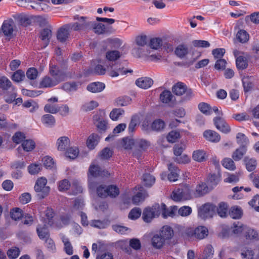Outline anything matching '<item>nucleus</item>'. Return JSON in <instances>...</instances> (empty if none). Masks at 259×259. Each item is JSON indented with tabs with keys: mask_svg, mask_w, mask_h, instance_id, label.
I'll return each instance as SVG.
<instances>
[{
	"mask_svg": "<svg viewBox=\"0 0 259 259\" xmlns=\"http://www.w3.org/2000/svg\"><path fill=\"white\" fill-rule=\"evenodd\" d=\"M111 77H117L120 75L125 74L128 72H132V71H128L124 68L123 66H121L120 64L114 63L109 64L107 66V69L105 68L102 65H97L94 69V72L96 74L98 75L105 74L106 72Z\"/></svg>",
	"mask_w": 259,
	"mask_h": 259,
	"instance_id": "nucleus-1",
	"label": "nucleus"
},
{
	"mask_svg": "<svg viewBox=\"0 0 259 259\" xmlns=\"http://www.w3.org/2000/svg\"><path fill=\"white\" fill-rule=\"evenodd\" d=\"M172 93L177 96H182L184 94L183 100L189 101L194 96L193 91L190 88H188L187 85L183 82H178L172 88Z\"/></svg>",
	"mask_w": 259,
	"mask_h": 259,
	"instance_id": "nucleus-2",
	"label": "nucleus"
},
{
	"mask_svg": "<svg viewBox=\"0 0 259 259\" xmlns=\"http://www.w3.org/2000/svg\"><path fill=\"white\" fill-rule=\"evenodd\" d=\"M47 180L45 178L41 177L38 179L34 185V190L37 193V197L42 199L47 197L49 194L50 188L46 186Z\"/></svg>",
	"mask_w": 259,
	"mask_h": 259,
	"instance_id": "nucleus-3",
	"label": "nucleus"
},
{
	"mask_svg": "<svg viewBox=\"0 0 259 259\" xmlns=\"http://www.w3.org/2000/svg\"><path fill=\"white\" fill-rule=\"evenodd\" d=\"M74 19L78 20V22L69 23L73 30L79 31L92 29V21L87 20V17H79L78 15H76L74 17Z\"/></svg>",
	"mask_w": 259,
	"mask_h": 259,
	"instance_id": "nucleus-4",
	"label": "nucleus"
},
{
	"mask_svg": "<svg viewBox=\"0 0 259 259\" xmlns=\"http://www.w3.org/2000/svg\"><path fill=\"white\" fill-rule=\"evenodd\" d=\"M130 142L133 144L134 148L136 150L133 152V155L138 159L141 158L142 152L146 150L150 145L149 141L143 139L132 140L130 141Z\"/></svg>",
	"mask_w": 259,
	"mask_h": 259,
	"instance_id": "nucleus-5",
	"label": "nucleus"
},
{
	"mask_svg": "<svg viewBox=\"0 0 259 259\" xmlns=\"http://www.w3.org/2000/svg\"><path fill=\"white\" fill-rule=\"evenodd\" d=\"M160 213V206L158 204L152 208H146L143 212L142 218L144 222L149 223L155 217H158Z\"/></svg>",
	"mask_w": 259,
	"mask_h": 259,
	"instance_id": "nucleus-6",
	"label": "nucleus"
},
{
	"mask_svg": "<svg viewBox=\"0 0 259 259\" xmlns=\"http://www.w3.org/2000/svg\"><path fill=\"white\" fill-rule=\"evenodd\" d=\"M215 206L210 203H206L198 209V215L202 219L212 218L215 213Z\"/></svg>",
	"mask_w": 259,
	"mask_h": 259,
	"instance_id": "nucleus-7",
	"label": "nucleus"
},
{
	"mask_svg": "<svg viewBox=\"0 0 259 259\" xmlns=\"http://www.w3.org/2000/svg\"><path fill=\"white\" fill-rule=\"evenodd\" d=\"M49 72L52 76V78L56 82L57 84L65 80L66 74L65 72L60 69L59 67L55 65H50Z\"/></svg>",
	"mask_w": 259,
	"mask_h": 259,
	"instance_id": "nucleus-8",
	"label": "nucleus"
},
{
	"mask_svg": "<svg viewBox=\"0 0 259 259\" xmlns=\"http://www.w3.org/2000/svg\"><path fill=\"white\" fill-rule=\"evenodd\" d=\"M72 30L73 29L69 23L64 25L57 32V39L61 42L66 41L69 37L70 31Z\"/></svg>",
	"mask_w": 259,
	"mask_h": 259,
	"instance_id": "nucleus-9",
	"label": "nucleus"
},
{
	"mask_svg": "<svg viewBox=\"0 0 259 259\" xmlns=\"http://www.w3.org/2000/svg\"><path fill=\"white\" fill-rule=\"evenodd\" d=\"M213 123L216 128L224 134H228L231 131L230 126L225 119L220 116H217L213 119Z\"/></svg>",
	"mask_w": 259,
	"mask_h": 259,
	"instance_id": "nucleus-10",
	"label": "nucleus"
},
{
	"mask_svg": "<svg viewBox=\"0 0 259 259\" xmlns=\"http://www.w3.org/2000/svg\"><path fill=\"white\" fill-rule=\"evenodd\" d=\"M3 32L4 35L9 39L13 36L14 31V22L12 19H9L4 21L2 26Z\"/></svg>",
	"mask_w": 259,
	"mask_h": 259,
	"instance_id": "nucleus-11",
	"label": "nucleus"
},
{
	"mask_svg": "<svg viewBox=\"0 0 259 259\" xmlns=\"http://www.w3.org/2000/svg\"><path fill=\"white\" fill-rule=\"evenodd\" d=\"M56 145L58 150L60 151H67L70 146V140L67 137H61L57 140Z\"/></svg>",
	"mask_w": 259,
	"mask_h": 259,
	"instance_id": "nucleus-12",
	"label": "nucleus"
},
{
	"mask_svg": "<svg viewBox=\"0 0 259 259\" xmlns=\"http://www.w3.org/2000/svg\"><path fill=\"white\" fill-rule=\"evenodd\" d=\"M243 235L246 239L259 241V232L247 226L246 228H245Z\"/></svg>",
	"mask_w": 259,
	"mask_h": 259,
	"instance_id": "nucleus-13",
	"label": "nucleus"
},
{
	"mask_svg": "<svg viewBox=\"0 0 259 259\" xmlns=\"http://www.w3.org/2000/svg\"><path fill=\"white\" fill-rule=\"evenodd\" d=\"M178 210L176 206H171L169 208H167L166 205L162 203L160 207V211L161 212L163 218H166L168 217H172Z\"/></svg>",
	"mask_w": 259,
	"mask_h": 259,
	"instance_id": "nucleus-14",
	"label": "nucleus"
},
{
	"mask_svg": "<svg viewBox=\"0 0 259 259\" xmlns=\"http://www.w3.org/2000/svg\"><path fill=\"white\" fill-rule=\"evenodd\" d=\"M189 53V48L187 45L181 44L175 49V54L179 58H184Z\"/></svg>",
	"mask_w": 259,
	"mask_h": 259,
	"instance_id": "nucleus-15",
	"label": "nucleus"
},
{
	"mask_svg": "<svg viewBox=\"0 0 259 259\" xmlns=\"http://www.w3.org/2000/svg\"><path fill=\"white\" fill-rule=\"evenodd\" d=\"M205 138L211 142L217 143L221 139L220 135L216 132L212 130H206L203 133Z\"/></svg>",
	"mask_w": 259,
	"mask_h": 259,
	"instance_id": "nucleus-16",
	"label": "nucleus"
},
{
	"mask_svg": "<svg viewBox=\"0 0 259 259\" xmlns=\"http://www.w3.org/2000/svg\"><path fill=\"white\" fill-rule=\"evenodd\" d=\"M153 83V80L147 77L139 78L136 81V84L138 87L144 89L149 88Z\"/></svg>",
	"mask_w": 259,
	"mask_h": 259,
	"instance_id": "nucleus-17",
	"label": "nucleus"
},
{
	"mask_svg": "<svg viewBox=\"0 0 259 259\" xmlns=\"http://www.w3.org/2000/svg\"><path fill=\"white\" fill-rule=\"evenodd\" d=\"M103 172H104V171L101 170V168L99 165L92 163L89 169V182H90L91 181L90 176L93 177H97L98 176L104 175V174H103Z\"/></svg>",
	"mask_w": 259,
	"mask_h": 259,
	"instance_id": "nucleus-18",
	"label": "nucleus"
},
{
	"mask_svg": "<svg viewBox=\"0 0 259 259\" xmlns=\"http://www.w3.org/2000/svg\"><path fill=\"white\" fill-rule=\"evenodd\" d=\"M170 173L167 176L168 180L170 182H175L178 180L179 170L172 163H170L168 166Z\"/></svg>",
	"mask_w": 259,
	"mask_h": 259,
	"instance_id": "nucleus-19",
	"label": "nucleus"
},
{
	"mask_svg": "<svg viewBox=\"0 0 259 259\" xmlns=\"http://www.w3.org/2000/svg\"><path fill=\"white\" fill-rule=\"evenodd\" d=\"M105 87L104 83L100 82H95L87 86V90L92 93H98L102 91Z\"/></svg>",
	"mask_w": 259,
	"mask_h": 259,
	"instance_id": "nucleus-20",
	"label": "nucleus"
},
{
	"mask_svg": "<svg viewBox=\"0 0 259 259\" xmlns=\"http://www.w3.org/2000/svg\"><path fill=\"white\" fill-rule=\"evenodd\" d=\"M208 233V229L204 226H199L194 230V237L198 239L204 238Z\"/></svg>",
	"mask_w": 259,
	"mask_h": 259,
	"instance_id": "nucleus-21",
	"label": "nucleus"
},
{
	"mask_svg": "<svg viewBox=\"0 0 259 259\" xmlns=\"http://www.w3.org/2000/svg\"><path fill=\"white\" fill-rule=\"evenodd\" d=\"M93 121L98 130L105 131L107 128V122L101 119L99 115L96 114L93 116Z\"/></svg>",
	"mask_w": 259,
	"mask_h": 259,
	"instance_id": "nucleus-22",
	"label": "nucleus"
},
{
	"mask_svg": "<svg viewBox=\"0 0 259 259\" xmlns=\"http://www.w3.org/2000/svg\"><path fill=\"white\" fill-rule=\"evenodd\" d=\"M100 140V137L96 134H93L88 139L87 144L88 148L93 149L98 144Z\"/></svg>",
	"mask_w": 259,
	"mask_h": 259,
	"instance_id": "nucleus-23",
	"label": "nucleus"
},
{
	"mask_svg": "<svg viewBox=\"0 0 259 259\" xmlns=\"http://www.w3.org/2000/svg\"><path fill=\"white\" fill-rule=\"evenodd\" d=\"M159 235L165 240L170 239L173 236L172 228L167 226H163L160 230Z\"/></svg>",
	"mask_w": 259,
	"mask_h": 259,
	"instance_id": "nucleus-24",
	"label": "nucleus"
},
{
	"mask_svg": "<svg viewBox=\"0 0 259 259\" xmlns=\"http://www.w3.org/2000/svg\"><path fill=\"white\" fill-rule=\"evenodd\" d=\"M165 241L159 234H155L152 238L151 242L154 247L159 249L163 246Z\"/></svg>",
	"mask_w": 259,
	"mask_h": 259,
	"instance_id": "nucleus-25",
	"label": "nucleus"
},
{
	"mask_svg": "<svg viewBox=\"0 0 259 259\" xmlns=\"http://www.w3.org/2000/svg\"><path fill=\"white\" fill-rule=\"evenodd\" d=\"M192 157L193 159L198 162L205 161L207 159L206 152L202 150H197L193 152Z\"/></svg>",
	"mask_w": 259,
	"mask_h": 259,
	"instance_id": "nucleus-26",
	"label": "nucleus"
},
{
	"mask_svg": "<svg viewBox=\"0 0 259 259\" xmlns=\"http://www.w3.org/2000/svg\"><path fill=\"white\" fill-rule=\"evenodd\" d=\"M52 36V31L50 29L45 28L40 32V38L44 41V47H46L50 42Z\"/></svg>",
	"mask_w": 259,
	"mask_h": 259,
	"instance_id": "nucleus-27",
	"label": "nucleus"
},
{
	"mask_svg": "<svg viewBox=\"0 0 259 259\" xmlns=\"http://www.w3.org/2000/svg\"><path fill=\"white\" fill-rule=\"evenodd\" d=\"M159 98L161 102L165 104H168L171 102L173 95L170 91L165 90L160 94Z\"/></svg>",
	"mask_w": 259,
	"mask_h": 259,
	"instance_id": "nucleus-28",
	"label": "nucleus"
},
{
	"mask_svg": "<svg viewBox=\"0 0 259 259\" xmlns=\"http://www.w3.org/2000/svg\"><path fill=\"white\" fill-rule=\"evenodd\" d=\"M121 56V54L118 51L113 50L107 51L106 53V59L111 62L110 64H113L112 62L115 61L119 59Z\"/></svg>",
	"mask_w": 259,
	"mask_h": 259,
	"instance_id": "nucleus-29",
	"label": "nucleus"
},
{
	"mask_svg": "<svg viewBox=\"0 0 259 259\" xmlns=\"http://www.w3.org/2000/svg\"><path fill=\"white\" fill-rule=\"evenodd\" d=\"M41 121L47 127H52L55 124V119L51 114H45L41 117Z\"/></svg>",
	"mask_w": 259,
	"mask_h": 259,
	"instance_id": "nucleus-30",
	"label": "nucleus"
},
{
	"mask_svg": "<svg viewBox=\"0 0 259 259\" xmlns=\"http://www.w3.org/2000/svg\"><path fill=\"white\" fill-rule=\"evenodd\" d=\"M246 150V148L244 147V146H240L233 153L232 158L235 161L240 160L245 154Z\"/></svg>",
	"mask_w": 259,
	"mask_h": 259,
	"instance_id": "nucleus-31",
	"label": "nucleus"
},
{
	"mask_svg": "<svg viewBox=\"0 0 259 259\" xmlns=\"http://www.w3.org/2000/svg\"><path fill=\"white\" fill-rule=\"evenodd\" d=\"M61 239L64 243L65 252L68 255H72L73 253V247L69 239L65 236L63 235L61 237Z\"/></svg>",
	"mask_w": 259,
	"mask_h": 259,
	"instance_id": "nucleus-32",
	"label": "nucleus"
},
{
	"mask_svg": "<svg viewBox=\"0 0 259 259\" xmlns=\"http://www.w3.org/2000/svg\"><path fill=\"white\" fill-rule=\"evenodd\" d=\"M58 84L50 76L44 77L40 82V85L43 88H52Z\"/></svg>",
	"mask_w": 259,
	"mask_h": 259,
	"instance_id": "nucleus-33",
	"label": "nucleus"
},
{
	"mask_svg": "<svg viewBox=\"0 0 259 259\" xmlns=\"http://www.w3.org/2000/svg\"><path fill=\"white\" fill-rule=\"evenodd\" d=\"M244 161L248 171H252L255 169L256 166V161L255 159L245 157L244 159Z\"/></svg>",
	"mask_w": 259,
	"mask_h": 259,
	"instance_id": "nucleus-34",
	"label": "nucleus"
},
{
	"mask_svg": "<svg viewBox=\"0 0 259 259\" xmlns=\"http://www.w3.org/2000/svg\"><path fill=\"white\" fill-rule=\"evenodd\" d=\"M249 34L244 30L241 29L236 34V38L239 42L244 44L249 40Z\"/></svg>",
	"mask_w": 259,
	"mask_h": 259,
	"instance_id": "nucleus-35",
	"label": "nucleus"
},
{
	"mask_svg": "<svg viewBox=\"0 0 259 259\" xmlns=\"http://www.w3.org/2000/svg\"><path fill=\"white\" fill-rule=\"evenodd\" d=\"M92 29H93L96 33L100 34L106 32V28L104 24L92 21Z\"/></svg>",
	"mask_w": 259,
	"mask_h": 259,
	"instance_id": "nucleus-36",
	"label": "nucleus"
},
{
	"mask_svg": "<svg viewBox=\"0 0 259 259\" xmlns=\"http://www.w3.org/2000/svg\"><path fill=\"white\" fill-rule=\"evenodd\" d=\"M236 64L238 69L243 70L248 66V62L245 57L238 56L236 59Z\"/></svg>",
	"mask_w": 259,
	"mask_h": 259,
	"instance_id": "nucleus-37",
	"label": "nucleus"
},
{
	"mask_svg": "<svg viewBox=\"0 0 259 259\" xmlns=\"http://www.w3.org/2000/svg\"><path fill=\"white\" fill-rule=\"evenodd\" d=\"M21 146L24 151L29 152L35 148V143L32 140H25L22 142Z\"/></svg>",
	"mask_w": 259,
	"mask_h": 259,
	"instance_id": "nucleus-38",
	"label": "nucleus"
},
{
	"mask_svg": "<svg viewBox=\"0 0 259 259\" xmlns=\"http://www.w3.org/2000/svg\"><path fill=\"white\" fill-rule=\"evenodd\" d=\"M36 231L38 237L41 239H47L49 237V233L45 225L41 227L38 226L37 227Z\"/></svg>",
	"mask_w": 259,
	"mask_h": 259,
	"instance_id": "nucleus-39",
	"label": "nucleus"
},
{
	"mask_svg": "<svg viewBox=\"0 0 259 259\" xmlns=\"http://www.w3.org/2000/svg\"><path fill=\"white\" fill-rule=\"evenodd\" d=\"M124 113V111L121 108L113 109L110 113V117L112 120H117Z\"/></svg>",
	"mask_w": 259,
	"mask_h": 259,
	"instance_id": "nucleus-40",
	"label": "nucleus"
},
{
	"mask_svg": "<svg viewBox=\"0 0 259 259\" xmlns=\"http://www.w3.org/2000/svg\"><path fill=\"white\" fill-rule=\"evenodd\" d=\"M236 140L240 146H244L246 148L248 144V139L244 134L238 133L236 135Z\"/></svg>",
	"mask_w": 259,
	"mask_h": 259,
	"instance_id": "nucleus-41",
	"label": "nucleus"
},
{
	"mask_svg": "<svg viewBox=\"0 0 259 259\" xmlns=\"http://www.w3.org/2000/svg\"><path fill=\"white\" fill-rule=\"evenodd\" d=\"M143 181L146 187H151L155 182V177L150 174H145L143 176Z\"/></svg>",
	"mask_w": 259,
	"mask_h": 259,
	"instance_id": "nucleus-42",
	"label": "nucleus"
},
{
	"mask_svg": "<svg viewBox=\"0 0 259 259\" xmlns=\"http://www.w3.org/2000/svg\"><path fill=\"white\" fill-rule=\"evenodd\" d=\"M107 190L108 196H109L111 198H115L117 197L119 194V188L116 186L114 185H111L108 186Z\"/></svg>",
	"mask_w": 259,
	"mask_h": 259,
	"instance_id": "nucleus-43",
	"label": "nucleus"
},
{
	"mask_svg": "<svg viewBox=\"0 0 259 259\" xmlns=\"http://www.w3.org/2000/svg\"><path fill=\"white\" fill-rule=\"evenodd\" d=\"M199 110L206 115H210L212 113L211 108L209 104L204 102H201L198 105Z\"/></svg>",
	"mask_w": 259,
	"mask_h": 259,
	"instance_id": "nucleus-44",
	"label": "nucleus"
},
{
	"mask_svg": "<svg viewBox=\"0 0 259 259\" xmlns=\"http://www.w3.org/2000/svg\"><path fill=\"white\" fill-rule=\"evenodd\" d=\"M162 40L159 37L153 38L150 39V48L154 50H158L162 46Z\"/></svg>",
	"mask_w": 259,
	"mask_h": 259,
	"instance_id": "nucleus-45",
	"label": "nucleus"
},
{
	"mask_svg": "<svg viewBox=\"0 0 259 259\" xmlns=\"http://www.w3.org/2000/svg\"><path fill=\"white\" fill-rule=\"evenodd\" d=\"M10 215L13 220L18 221L23 217V211L19 208H13L10 212Z\"/></svg>",
	"mask_w": 259,
	"mask_h": 259,
	"instance_id": "nucleus-46",
	"label": "nucleus"
},
{
	"mask_svg": "<svg viewBox=\"0 0 259 259\" xmlns=\"http://www.w3.org/2000/svg\"><path fill=\"white\" fill-rule=\"evenodd\" d=\"M165 126L164 122L160 119L155 120L152 123L151 127L152 130L155 131H160L164 128Z\"/></svg>",
	"mask_w": 259,
	"mask_h": 259,
	"instance_id": "nucleus-47",
	"label": "nucleus"
},
{
	"mask_svg": "<svg viewBox=\"0 0 259 259\" xmlns=\"http://www.w3.org/2000/svg\"><path fill=\"white\" fill-rule=\"evenodd\" d=\"M20 253V250L19 248L13 247L9 249L7 252L8 257L10 259H15L17 258Z\"/></svg>",
	"mask_w": 259,
	"mask_h": 259,
	"instance_id": "nucleus-48",
	"label": "nucleus"
},
{
	"mask_svg": "<svg viewBox=\"0 0 259 259\" xmlns=\"http://www.w3.org/2000/svg\"><path fill=\"white\" fill-rule=\"evenodd\" d=\"M60 108L57 104L51 103L47 104L44 107V111L46 112L55 114L59 111Z\"/></svg>",
	"mask_w": 259,
	"mask_h": 259,
	"instance_id": "nucleus-49",
	"label": "nucleus"
},
{
	"mask_svg": "<svg viewBox=\"0 0 259 259\" xmlns=\"http://www.w3.org/2000/svg\"><path fill=\"white\" fill-rule=\"evenodd\" d=\"M214 250L211 245H207L204 249L203 259H211L213 255Z\"/></svg>",
	"mask_w": 259,
	"mask_h": 259,
	"instance_id": "nucleus-50",
	"label": "nucleus"
},
{
	"mask_svg": "<svg viewBox=\"0 0 259 259\" xmlns=\"http://www.w3.org/2000/svg\"><path fill=\"white\" fill-rule=\"evenodd\" d=\"M228 206L226 203L221 202L217 208V213L222 218H225L227 215Z\"/></svg>",
	"mask_w": 259,
	"mask_h": 259,
	"instance_id": "nucleus-51",
	"label": "nucleus"
},
{
	"mask_svg": "<svg viewBox=\"0 0 259 259\" xmlns=\"http://www.w3.org/2000/svg\"><path fill=\"white\" fill-rule=\"evenodd\" d=\"M98 105L99 104L97 102L91 101L82 105L81 110L86 112L90 111L97 107Z\"/></svg>",
	"mask_w": 259,
	"mask_h": 259,
	"instance_id": "nucleus-52",
	"label": "nucleus"
},
{
	"mask_svg": "<svg viewBox=\"0 0 259 259\" xmlns=\"http://www.w3.org/2000/svg\"><path fill=\"white\" fill-rule=\"evenodd\" d=\"M222 165L227 169L234 170L236 166L233 160L230 158H225L222 161Z\"/></svg>",
	"mask_w": 259,
	"mask_h": 259,
	"instance_id": "nucleus-53",
	"label": "nucleus"
},
{
	"mask_svg": "<svg viewBox=\"0 0 259 259\" xmlns=\"http://www.w3.org/2000/svg\"><path fill=\"white\" fill-rule=\"evenodd\" d=\"M242 214V212L241 208L238 207H232L229 212L231 217L234 219L240 218Z\"/></svg>",
	"mask_w": 259,
	"mask_h": 259,
	"instance_id": "nucleus-54",
	"label": "nucleus"
},
{
	"mask_svg": "<svg viewBox=\"0 0 259 259\" xmlns=\"http://www.w3.org/2000/svg\"><path fill=\"white\" fill-rule=\"evenodd\" d=\"M196 192L199 196H202L208 192V188L206 184L202 183L197 186Z\"/></svg>",
	"mask_w": 259,
	"mask_h": 259,
	"instance_id": "nucleus-55",
	"label": "nucleus"
},
{
	"mask_svg": "<svg viewBox=\"0 0 259 259\" xmlns=\"http://www.w3.org/2000/svg\"><path fill=\"white\" fill-rule=\"evenodd\" d=\"M108 186L101 185L97 188V193L98 196L102 198H106L108 196Z\"/></svg>",
	"mask_w": 259,
	"mask_h": 259,
	"instance_id": "nucleus-56",
	"label": "nucleus"
},
{
	"mask_svg": "<svg viewBox=\"0 0 259 259\" xmlns=\"http://www.w3.org/2000/svg\"><path fill=\"white\" fill-rule=\"evenodd\" d=\"M24 77V72L21 70H18L14 73L12 79L15 82H19L23 80Z\"/></svg>",
	"mask_w": 259,
	"mask_h": 259,
	"instance_id": "nucleus-57",
	"label": "nucleus"
},
{
	"mask_svg": "<svg viewBox=\"0 0 259 259\" xmlns=\"http://www.w3.org/2000/svg\"><path fill=\"white\" fill-rule=\"evenodd\" d=\"M139 123V118L137 116H132L130 124L128 125V130L130 133L135 131L136 126Z\"/></svg>",
	"mask_w": 259,
	"mask_h": 259,
	"instance_id": "nucleus-58",
	"label": "nucleus"
},
{
	"mask_svg": "<svg viewBox=\"0 0 259 259\" xmlns=\"http://www.w3.org/2000/svg\"><path fill=\"white\" fill-rule=\"evenodd\" d=\"M180 191H182V193H181V198L182 199V201L188 200L191 198L190 190L187 187L180 189Z\"/></svg>",
	"mask_w": 259,
	"mask_h": 259,
	"instance_id": "nucleus-59",
	"label": "nucleus"
},
{
	"mask_svg": "<svg viewBox=\"0 0 259 259\" xmlns=\"http://www.w3.org/2000/svg\"><path fill=\"white\" fill-rule=\"evenodd\" d=\"M77 88V85L75 82H66L62 87V89L67 92L75 91Z\"/></svg>",
	"mask_w": 259,
	"mask_h": 259,
	"instance_id": "nucleus-60",
	"label": "nucleus"
},
{
	"mask_svg": "<svg viewBox=\"0 0 259 259\" xmlns=\"http://www.w3.org/2000/svg\"><path fill=\"white\" fill-rule=\"evenodd\" d=\"M79 153L78 149L77 148H69L66 151V155L71 159H74L76 158Z\"/></svg>",
	"mask_w": 259,
	"mask_h": 259,
	"instance_id": "nucleus-61",
	"label": "nucleus"
},
{
	"mask_svg": "<svg viewBox=\"0 0 259 259\" xmlns=\"http://www.w3.org/2000/svg\"><path fill=\"white\" fill-rule=\"evenodd\" d=\"M112 151L110 148L106 147L101 151L100 156L102 159H108L112 156Z\"/></svg>",
	"mask_w": 259,
	"mask_h": 259,
	"instance_id": "nucleus-62",
	"label": "nucleus"
},
{
	"mask_svg": "<svg viewBox=\"0 0 259 259\" xmlns=\"http://www.w3.org/2000/svg\"><path fill=\"white\" fill-rule=\"evenodd\" d=\"M241 254L243 258L252 259L254 252L252 250L245 248L241 250Z\"/></svg>",
	"mask_w": 259,
	"mask_h": 259,
	"instance_id": "nucleus-63",
	"label": "nucleus"
},
{
	"mask_svg": "<svg viewBox=\"0 0 259 259\" xmlns=\"http://www.w3.org/2000/svg\"><path fill=\"white\" fill-rule=\"evenodd\" d=\"M248 203L255 210L259 211V195H256Z\"/></svg>",
	"mask_w": 259,
	"mask_h": 259,
	"instance_id": "nucleus-64",
	"label": "nucleus"
}]
</instances>
